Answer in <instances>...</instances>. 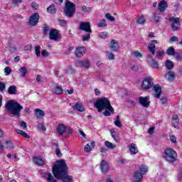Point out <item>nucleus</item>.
<instances>
[{"instance_id": "nucleus-1", "label": "nucleus", "mask_w": 182, "mask_h": 182, "mask_svg": "<svg viewBox=\"0 0 182 182\" xmlns=\"http://www.w3.org/2000/svg\"><path fill=\"white\" fill-rule=\"evenodd\" d=\"M52 171L54 177L63 182L73 181V177L68 174V164L64 160L56 161L55 164L53 166Z\"/></svg>"}, {"instance_id": "nucleus-2", "label": "nucleus", "mask_w": 182, "mask_h": 182, "mask_svg": "<svg viewBox=\"0 0 182 182\" xmlns=\"http://www.w3.org/2000/svg\"><path fill=\"white\" fill-rule=\"evenodd\" d=\"M95 107L98 109L100 113L102 112V110H109L111 113L114 112V109L110 105V100L107 97L98 99L95 104Z\"/></svg>"}, {"instance_id": "nucleus-3", "label": "nucleus", "mask_w": 182, "mask_h": 182, "mask_svg": "<svg viewBox=\"0 0 182 182\" xmlns=\"http://www.w3.org/2000/svg\"><path fill=\"white\" fill-rule=\"evenodd\" d=\"M6 108L11 114L19 117L21 116V110L23 109V107L14 100H10L6 104Z\"/></svg>"}, {"instance_id": "nucleus-4", "label": "nucleus", "mask_w": 182, "mask_h": 182, "mask_svg": "<svg viewBox=\"0 0 182 182\" xmlns=\"http://www.w3.org/2000/svg\"><path fill=\"white\" fill-rule=\"evenodd\" d=\"M164 159L168 163H176V161L178 160L177 152L171 149L167 148L164 150Z\"/></svg>"}, {"instance_id": "nucleus-5", "label": "nucleus", "mask_w": 182, "mask_h": 182, "mask_svg": "<svg viewBox=\"0 0 182 182\" xmlns=\"http://www.w3.org/2000/svg\"><path fill=\"white\" fill-rule=\"evenodd\" d=\"M75 12H76V6L75 4L71 1L65 2V6L64 7V14L65 16L68 18H72L73 15H75Z\"/></svg>"}, {"instance_id": "nucleus-6", "label": "nucleus", "mask_w": 182, "mask_h": 182, "mask_svg": "<svg viewBox=\"0 0 182 182\" xmlns=\"http://www.w3.org/2000/svg\"><path fill=\"white\" fill-rule=\"evenodd\" d=\"M171 23V30L174 31H180L181 24L180 23V18L178 17H171L168 18Z\"/></svg>"}, {"instance_id": "nucleus-7", "label": "nucleus", "mask_w": 182, "mask_h": 182, "mask_svg": "<svg viewBox=\"0 0 182 182\" xmlns=\"http://www.w3.org/2000/svg\"><path fill=\"white\" fill-rule=\"evenodd\" d=\"M72 130L70 127H66V125L63 124H59L57 126V133L59 136H63L65 133H68V134H72Z\"/></svg>"}, {"instance_id": "nucleus-8", "label": "nucleus", "mask_w": 182, "mask_h": 182, "mask_svg": "<svg viewBox=\"0 0 182 182\" xmlns=\"http://www.w3.org/2000/svg\"><path fill=\"white\" fill-rule=\"evenodd\" d=\"M153 85H154L153 79L151 77H147L143 80L141 87L145 90H148V89L153 87Z\"/></svg>"}, {"instance_id": "nucleus-9", "label": "nucleus", "mask_w": 182, "mask_h": 182, "mask_svg": "<svg viewBox=\"0 0 182 182\" xmlns=\"http://www.w3.org/2000/svg\"><path fill=\"white\" fill-rule=\"evenodd\" d=\"M146 61L152 69H159V63L153 58L151 55L149 54L146 56Z\"/></svg>"}, {"instance_id": "nucleus-10", "label": "nucleus", "mask_w": 182, "mask_h": 182, "mask_svg": "<svg viewBox=\"0 0 182 182\" xmlns=\"http://www.w3.org/2000/svg\"><path fill=\"white\" fill-rule=\"evenodd\" d=\"M38 22H39V14L38 13H35L30 16L28 25H30V26H36V25H38Z\"/></svg>"}, {"instance_id": "nucleus-11", "label": "nucleus", "mask_w": 182, "mask_h": 182, "mask_svg": "<svg viewBox=\"0 0 182 182\" xmlns=\"http://www.w3.org/2000/svg\"><path fill=\"white\" fill-rule=\"evenodd\" d=\"M76 68H83V69H89L90 68V61L89 60H80L75 62Z\"/></svg>"}, {"instance_id": "nucleus-12", "label": "nucleus", "mask_w": 182, "mask_h": 182, "mask_svg": "<svg viewBox=\"0 0 182 182\" xmlns=\"http://www.w3.org/2000/svg\"><path fill=\"white\" fill-rule=\"evenodd\" d=\"M139 102L143 107H149L150 106V97H139Z\"/></svg>"}, {"instance_id": "nucleus-13", "label": "nucleus", "mask_w": 182, "mask_h": 182, "mask_svg": "<svg viewBox=\"0 0 182 182\" xmlns=\"http://www.w3.org/2000/svg\"><path fill=\"white\" fill-rule=\"evenodd\" d=\"M159 41L157 40H152L148 45V50L151 53L152 56H154L156 53V45H158Z\"/></svg>"}, {"instance_id": "nucleus-14", "label": "nucleus", "mask_w": 182, "mask_h": 182, "mask_svg": "<svg viewBox=\"0 0 182 182\" xmlns=\"http://www.w3.org/2000/svg\"><path fill=\"white\" fill-rule=\"evenodd\" d=\"M79 29L80 31H85V32H88V33H92V29L90 28V22H81L80 23Z\"/></svg>"}, {"instance_id": "nucleus-15", "label": "nucleus", "mask_w": 182, "mask_h": 182, "mask_svg": "<svg viewBox=\"0 0 182 182\" xmlns=\"http://www.w3.org/2000/svg\"><path fill=\"white\" fill-rule=\"evenodd\" d=\"M49 36L50 41H57L59 39V31L55 28H53L50 31Z\"/></svg>"}, {"instance_id": "nucleus-16", "label": "nucleus", "mask_w": 182, "mask_h": 182, "mask_svg": "<svg viewBox=\"0 0 182 182\" xmlns=\"http://www.w3.org/2000/svg\"><path fill=\"white\" fill-rule=\"evenodd\" d=\"M100 168L102 173H107L109 171V164L106 160L103 159L100 164Z\"/></svg>"}, {"instance_id": "nucleus-17", "label": "nucleus", "mask_w": 182, "mask_h": 182, "mask_svg": "<svg viewBox=\"0 0 182 182\" xmlns=\"http://www.w3.org/2000/svg\"><path fill=\"white\" fill-rule=\"evenodd\" d=\"M85 53H86V48L85 47H78L75 50V56L77 58H82Z\"/></svg>"}, {"instance_id": "nucleus-18", "label": "nucleus", "mask_w": 182, "mask_h": 182, "mask_svg": "<svg viewBox=\"0 0 182 182\" xmlns=\"http://www.w3.org/2000/svg\"><path fill=\"white\" fill-rule=\"evenodd\" d=\"M153 90L155 92V97H156V99H160V96L161 95V87L160 85H156L154 86Z\"/></svg>"}, {"instance_id": "nucleus-19", "label": "nucleus", "mask_w": 182, "mask_h": 182, "mask_svg": "<svg viewBox=\"0 0 182 182\" xmlns=\"http://www.w3.org/2000/svg\"><path fill=\"white\" fill-rule=\"evenodd\" d=\"M168 6L167 1L162 0L158 5V9L160 11V12H164Z\"/></svg>"}, {"instance_id": "nucleus-20", "label": "nucleus", "mask_w": 182, "mask_h": 182, "mask_svg": "<svg viewBox=\"0 0 182 182\" xmlns=\"http://www.w3.org/2000/svg\"><path fill=\"white\" fill-rule=\"evenodd\" d=\"M110 49L114 50V52H117L119 50V43L116 40H112L109 45Z\"/></svg>"}, {"instance_id": "nucleus-21", "label": "nucleus", "mask_w": 182, "mask_h": 182, "mask_svg": "<svg viewBox=\"0 0 182 182\" xmlns=\"http://www.w3.org/2000/svg\"><path fill=\"white\" fill-rule=\"evenodd\" d=\"M165 77H166L168 82H173L176 79V73L173 71H169L165 74Z\"/></svg>"}, {"instance_id": "nucleus-22", "label": "nucleus", "mask_w": 182, "mask_h": 182, "mask_svg": "<svg viewBox=\"0 0 182 182\" xmlns=\"http://www.w3.org/2000/svg\"><path fill=\"white\" fill-rule=\"evenodd\" d=\"M33 163L36 164L37 166H43L45 164V161L41 156H36L33 159Z\"/></svg>"}, {"instance_id": "nucleus-23", "label": "nucleus", "mask_w": 182, "mask_h": 182, "mask_svg": "<svg viewBox=\"0 0 182 182\" xmlns=\"http://www.w3.org/2000/svg\"><path fill=\"white\" fill-rule=\"evenodd\" d=\"M96 146L95 141H92L90 143V144H87L84 147V151L85 153H90L92 151V148L95 147Z\"/></svg>"}, {"instance_id": "nucleus-24", "label": "nucleus", "mask_w": 182, "mask_h": 182, "mask_svg": "<svg viewBox=\"0 0 182 182\" xmlns=\"http://www.w3.org/2000/svg\"><path fill=\"white\" fill-rule=\"evenodd\" d=\"M52 93L53 95H62L63 93V89L59 86H55L52 88Z\"/></svg>"}, {"instance_id": "nucleus-25", "label": "nucleus", "mask_w": 182, "mask_h": 182, "mask_svg": "<svg viewBox=\"0 0 182 182\" xmlns=\"http://www.w3.org/2000/svg\"><path fill=\"white\" fill-rule=\"evenodd\" d=\"M143 180V176L140 172L136 171L134 174V182H140Z\"/></svg>"}, {"instance_id": "nucleus-26", "label": "nucleus", "mask_w": 182, "mask_h": 182, "mask_svg": "<svg viewBox=\"0 0 182 182\" xmlns=\"http://www.w3.org/2000/svg\"><path fill=\"white\" fill-rule=\"evenodd\" d=\"M129 151L132 154H137V153H139V149H137V146H136V144H131L129 147Z\"/></svg>"}, {"instance_id": "nucleus-27", "label": "nucleus", "mask_w": 182, "mask_h": 182, "mask_svg": "<svg viewBox=\"0 0 182 182\" xmlns=\"http://www.w3.org/2000/svg\"><path fill=\"white\" fill-rule=\"evenodd\" d=\"M73 109L74 110H77L78 112H85V108L83 107V105L80 104V102H77L74 107H73Z\"/></svg>"}, {"instance_id": "nucleus-28", "label": "nucleus", "mask_w": 182, "mask_h": 182, "mask_svg": "<svg viewBox=\"0 0 182 182\" xmlns=\"http://www.w3.org/2000/svg\"><path fill=\"white\" fill-rule=\"evenodd\" d=\"M26 72H28V68H26V66L21 67L18 70V73L21 77H25L26 76Z\"/></svg>"}, {"instance_id": "nucleus-29", "label": "nucleus", "mask_w": 182, "mask_h": 182, "mask_svg": "<svg viewBox=\"0 0 182 182\" xmlns=\"http://www.w3.org/2000/svg\"><path fill=\"white\" fill-rule=\"evenodd\" d=\"M178 115H173L172 117V124L173 126V127L177 128L178 127Z\"/></svg>"}, {"instance_id": "nucleus-30", "label": "nucleus", "mask_w": 182, "mask_h": 182, "mask_svg": "<svg viewBox=\"0 0 182 182\" xmlns=\"http://www.w3.org/2000/svg\"><path fill=\"white\" fill-rule=\"evenodd\" d=\"M165 66L168 70H171V69H173V68H174V64H173V61H171L170 60H167L165 62Z\"/></svg>"}, {"instance_id": "nucleus-31", "label": "nucleus", "mask_w": 182, "mask_h": 182, "mask_svg": "<svg viewBox=\"0 0 182 182\" xmlns=\"http://www.w3.org/2000/svg\"><path fill=\"white\" fill-rule=\"evenodd\" d=\"M137 25H144L146 23V18L144 16H139L136 20Z\"/></svg>"}, {"instance_id": "nucleus-32", "label": "nucleus", "mask_w": 182, "mask_h": 182, "mask_svg": "<svg viewBox=\"0 0 182 182\" xmlns=\"http://www.w3.org/2000/svg\"><path fill=\"white\" fill-rule=\"evenodd\" d=\"M35 112H36V116L38 119H41V117H43V116H45V112H43L42 109H36Z\"/></svg>"}, {"instance_id": "nucleus-33", "label": "nucleus", "mask_w": 182, "mask_h": 182, "mask_svg": "<svg viewBox=\"0 0 182 182\" xmlns=\"http://www.w3.org/2000/svg\"><path fill=\"white\" fill-rule=\"evenodd\" d=\"M53 146L55 148V154L58 157H62V152L60 151V149H59V144L58 143H54Z\"/></svg>"}, {"instance_id": "nucleus-34", "label": "nucleus", "mask_w": 182, "mask_h": 182, "mask_svg": "<svg viewBox=\"0 0 182 182\" xmlns=\"http://www.w3.org/2000/svg\"><path fill=\"white\" fill-rule=\"evenodd\" d=\"M105 146H106V147L107 149H109L110 150H113V149H116V144H114L109 141H106L105 142Z\"/></svg>"}, {"instance_id": "nucleus-35", "label": "nucleus", "mask_w": 182, "mask_h": 182, "mask_svg": "<svg viewBox=\"0 0 182 182\" xmlns=\"http://www.w3.org/2000/svg\"><path fill=\"white\" fill-rule=\"evenodd\" d=\"M47 11L48 14H56V7L55 6V4H51L49 7H48Z\"/></svg>"}, {"instance_id": "nucleus-36", "label": "nucleus", "mask_w": 182, "mask_h": 182, "mask_svg": "<svg viewBox=\"0 0 182 182\" xmlns=\"http://www.w3.org/2000/svg\"><path fill=\"white\" fill-rule=\"evenodd\" d=\"M8 93L9 95H16V86L11 85L8 89Z\"/></svg>"}, {"instance_id": "nucleus-37", "label": "nucleus", "mask_w": 182, "mask_h": 182, "mask_svg": "<svg viewBox=\"0 0 182 182\" xmlns=\"http://www.w3.org/2000/svg\"><path fill=\"white\" fill-rule=\"evenodd\" d=\"M111 134L115 141H119L120 140V136H119V134L114 132V130H111Z\"/></svg>"}, {"instance_id": "nucleus-38", "label": "nucleus", "mask_w": 182, "mask_h": 182, "mask_svg": "<svg viewBox=\"0 0 182 182\" xmlns=\"http://www.w3.org/2000/svg\"><path fill=\"white\" fill-rule=\"evenodd\" d=\"M166 53H167L169 56H174V55H176V49H174L173 47H169V48L166 50Z\"/></svg>"}, {"instance_id": "nucleus-39", "label": "nucleus", "mask_w": 182, "mask_h": 182, "mask_svg": "<svg viewBox=\"0 0 182 182\" xmlns=\"http://www.w3.org/2000/svg\"><path fill=\"white\" fill-rule=\"evenodd\" d=\"M46 177L48 182H56V178L53 177V175H52V173H46Z\"/></svg>"}, {"instance_id": "nucleus-40", "label": "nucleus", "mask_w": 182, "mask_h": 182, "mask_svg": "<svg viewBox=\"0 0 182 182\" xmlns=\"http://www.w3.org/2000/svg\"><path fill=\"white\" fill-rule=\"evenodd\" d=\"M105 18H106V19H108L109 22H114L116 21L114 16H112V14H110L109 13H107L105 16Z\"/></svg>"}, {"instance_id": "nucleus-41", "label": "nucleus", "mask_w": 182, "mask_h": 182, "mask_svg": "<svg viewBox=\"0 0 182 182\" xmlns=\"http://www.w3.org/2000/svg\"><path fill=\"white\" fill-rule=\"evenodd\" d=\"M164 55V50L160 49L158 51H156V59H160V58H163Z\"/></svg>"}, {"instance_id": "nucleus-42", "label": "nucleus", "mask_w": 182, "mask_h": 182, "mask_svg": "<svg viewBox=\"0 0 182 182\" xmlns=\"http://www.w3.org/2000/svg\"><path fill=\"white\" fill-rule=\"evenodd\" d=\"M6 149H9V150H14L15 149V146H14V143L11 141H6Z\"/></svg>"}, {"instance_id": "nucleus-43", "label": "nucleus", "mask_w": 182, "mask_h": 182, "mask_svg": "<svg viewBox=\"0 0 182 182\" xmlns=\"http://www.w3.org/2000/svg\"><path fill=\"white\" fill-rule=\"evenodd\" d=\"M98 28H105L107 26V24L106 23V20L105 18L102 19L100 23H97Z\"/></svg>"}, {"instance_id": "nucleus-44", "label": "nucleus", "mask_w": 182, "mask_h": 182, "mask_svg": "<svg viewBox=\"0 0 182 182\" xmlns=\"http://www.w3.org/2000/svg\"><path fill=\"white\" fill-rule=\"evenodd\" d=\"M141 173L142 175L146 174V173H147V171H149V168H147V166H144V165H141L139 168Z\"/></svg>"}, {"instance_id": "nucleus-45", "label": "nucleus", "mask_w": 182, "mask_h": 182, "mask_svg": "<svg viewBox=\"0 0 182 182\" xmlns=\"http://www.w3.org/2000/svg\"><path fill=\"white\" fill-rule=\"evenodd\" d=\"M114 124H115L117 127H122V126H123L122 124V122L120 121V116H117V120L114 122Z\"/></svg>"}, {"instance_id": "nucleus-46", "label": "nucleus", "mask_w": 182, "mask_h": 182, "mask_svg": "<svg viewBox=\"0 0 182 182\" xmlns=\"http://www.w3.org/2000/svg\"><path fill=\"white\" fill-rule=\"evenodd\" d=\"M16 133L18 134H21V136H23V137H25L26 139H29V137H30L28 134H26L25 132H23L21 129L16 130Z\"/></svg>"}, {"instance_id": "nucleus-47", "label": "nucleus", "mask_w": 182, "mask_h": 182, "mask_svg": "<svg viewBox=\"0 0 182 182\" xmlns=\"http://www.w3.org/2000/svg\"><path fill=\"white\" fill-rule=\"evenodd\" d=\"M106 56L109 60H114V54H113V53L107 51Z\"/></svg>"}, {"instance_id": "nucleus-48", "label": "nucleus", "mask_w": 182, "mask_h": 182, "mask_svg": "<svg viewBox=\"0 0 182 182\" xmlns=\"http://www.w3.org/2000/svg\"><path fill=\"white\" fill-rule=\"evenodd\" d=\"M132 55L133 56V58H142V55L141 53L139 52V51H134L133 53H132Z\"/></svg>"}, {"instance_id": "nucleus-49", "label": "nucleus", "mask_w": 182, "mask_h": 182, "mask_svg": "<svg viewBox=\"0 0 182 182\" xmlns=\"http://www.w3.org/2000/svg\"><path fill=\"white\" fill-rule=\"evenodd\" d=\"M4 73L6 76H9V75H11V73H12V69H11V68L9 67H6L4 68Z\"/></svg>"}, {"instance_id": "nucleus-50", "label": "nucleus", "mask_w": 182, "mask_h": 182, "mask_svg": "<svg viewBox=\"0 0 182 182\" xmlns=\"http://www.w3.org/2000/svg\"><path fill=\"white\" fill-rule=\"evenodd\" d=\"M35 52L36 56H41V46H37L35 47Z\"/></svg>"}, {"instance_id": "nucleus-51", "label": "nucleus", "mask_w": 182, "mask_h": 182, "mask_svg": "<svg viewBox=\"0 0 182 182\" xmlns=\"http://www.w3.org/2000/svg\"><path fill=\"white\" fill-rule=\"evenodd\" d=\"M82 12H85V13H89V12H90V11H92V7H87L86 6H82Z\"/></svg>"}, {"instance_id": "nucleus-52", "label": "nucleus", "mask_w": 182, "mask_h": 182, "mask_svg": "<svg viewBox=\"0 0 182 182\" xmlns=\"http://www.w3.org/2000/svg\"><path fill=\"white\" fill-rule=\"evenodd\" d=\"M49 33V26L45 25L43 27V34L48 35Z\"/></svg>"}, {"instance_id": "nucleus-53", "label": "nucleus", "mask_w": 182, "mask_h": 182, "mask_svg": "<svg viewBox=\"0 0 182 182\" xmlns=\"http://www.w3.org/2000/svg\"><path fill=\"white\" fill-rule=\"evenodd\" d=\"M75 68H73V66L69 65L68 70V73H70L71 75H73L75 73Z\"/></svg>"}, {"instance_id": "nucleus-54", "label": "nucleus", "mask_w": 182, "mask_h": 182, "mask_svg": "<svg viewBox=\"0 0 182 182\" xmlns=\"http://www.w3.org/2000/svg\"><path fill=\"white\" fill-rule=\"evenodd\" d=\"M20 126L22 127L24 130H26L28 129V125L26 124V122L22 121L20 122Z\"/></svg>"}, {"instance_id": "nucleus-55", "label": "nucleus", "mask_w": 182, "mask_h": 182, "mask_svg": "<svg viewBox=\"0 0 182 182\" xmlns=\"http://www.w3.org/2000/svg\"><path fill=\"white\" fill-rule=\"evenodd\" d=\"M100 37H101L102 39H106V38H107V33L106 32H102L100 33Z\"/></svg>"}, {"instance_id": "nucleus-56", "label": "nucleus", "mask_w": 182, "mask_h": 182, "mask_svg": "<svg viewBox=\"0 0 182 182\" xmlns=\"http://www.w3.org/2000/svg\"><path fill=\"white\" fill-rule=\"evenodd\" d=\"M170 140L172 143H177V138H176V136L174 135H170Z\"/></svg>"}, {"instance_id": "nucleus-57", "label": "nucleus", "mask_w": 182, "mask_h": 182, "mask_svg": "<svg viewBox=\"0 0 182 182\" xmlns=\"http://www.w3.org/2000/svg\"><path fill=\"white\" fill-rule=\"evenodd\" d=\"M41 55L44 58H46V56H49V53L48 52V50H43V51H41Z\"/></svg>"}, {"instance_id": "nucleus-58", "label": "nucleus", "mask_w": 182, "mask_h": 182, "mask_svg": "<svg viewBox=\"0 0 182 182\" xmlns=\"http://www.w3.org/2000/svg\"><path fill=\"white\" fill-rule=\"evenodd\" d=\"M6 85L4 82L0 81V91L4 92L5 90Z\"/></svg>"}, {"instance_id": "nucleus-59", "label": "nucleus", "mask_w": 182, "mask_h": 182, "mask_svg": "<svg viewBox=\"0 0 182 182\" xmlns=\"http://www.w3.org/2000/svg\"><path fill=\"white\" fill-rule=\"evenodd\" d=\"M31 6H32L33 9H34V10H36V9H38V8H39V6L36 2H33L31 4Z\"/></svg>"}, {"instance_id": "nucleus-60", "label": "nucleus", "mask_w": 182, "mask_h": 182, "mask_svg": "<svg viewBox=\"0 0 182 182\" xmlns=\"http://www.w3.org/2000/svg\"><path fill=\"white\" fill-rule=\"evenodd\" d=\"M104 116H111L112 115V112H110L109 109H106L103 112Z\"/></svg>"}, {"instance_id": "nucleus-61", "label": "nucleus", "mask_w": 182, "mask_h": 182, "mask_svg": "<svg viewBox=\"0 0 182 182\" xmlns=\"http://www.w3.org/2000/svg\"><path fill=\"white\" fill-rule=\"evenodd\" d=\"M89 39H90V34H88L87 36H84L82 38V41H84V42H86V41H89Z\"/></svg>"}, {"instance_id": "nucleus-62", "label": "nucleus", "mask_w": 182, "mask_h": 182, "mask_svg": "<svg viewBox=\"0 0 182 182\" xmlns=\"http://www.w3.org/2000/svg\"><path fill=\"white\" fill-rule=\"evenodd\" d=\"M176 60H182V51H181V55L178 54L175 57Z\"/></svg>"}, {"instance_id": "nucleus-63", "label": "nucleus", "mask_w": 182, "mask_h": 182, "mask_svg": "<svg viewBox=\"0 0 182 182\" xmlns=\"http://www.w3.org/2000/svg\"><path fill=\"white\" fill-rule=\"evenodd\" d=\"M178 41V38L176 36H172L170 39V42H176Z\"/></svg>"}, {"instance_id": "nucleus-64", "label": "nucleus", "mask_w": 182, "mask_h": 182, "mask_svg": "<svg viewBox=\"0 0 182 182\" xmlns=\"http://www.w3.org/2000/svg\"><path fill=\"white\" fill-rule=\"evenodd\" d=\"M32 50V45L26 46L24 48V50Z\"/></svg>"}]
</instances>
